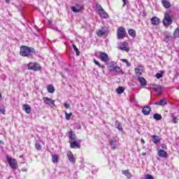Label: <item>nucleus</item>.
<instances>
[{"label":"nucleus","instance_id":"f257e3e1","mask_svg":"<svg viewBox=\"0 0 179 179\" xmlns=\"http://www.w3.org/2000/svg\"><path fill=\"white\" fill-rule=\"evenodd\" d=\"M36 52V50L33 48H30L26 45H22L20 47V55L22 57H30L31 54H34Z\"/></svg>","mask_w":179,"mask_h":179},{"label":"nucleus","instance_id":"f03ea898","mask_svg":"<svg viewBox=\"0 0 179 179\" xmlns=\"http://www.w3.org/2000/svg\"><path fill=\"white\" fill-rule=\"evenodd\" d=\"M162 23L165 27H169L173 23V18L170 13H165Z\"/></svg>","mask_w":179,"mask_h":179},{"label":"nucleus","instance_id":"7ed1b4c3","mask_svg":"<svg viewBox=\"0 0 179 179\" xmlns=\"http://www.w3.org/2000/svg\"><path fill=\"white\" fill-rule=\"evenodd\" d=\"M28 71H34L35 72H38L41 71V66L37 62H29L27 64Z\"/></svg>","mask_w":179,"mask_h":179},{"label":"nucleus","instance_id":"20e7f679","mask_svg":"<svg viewBox=\"0 0 179 179\" xmlns=\"http://www.w3.org/2000/svg\"><path fill=\"white\" fill-rule=\"evenodd\" d=\"M117 37L118 40H122V38H125L127 37V30L123 27H120L117 29Z\"/></svg>","mask_w":179,"mask_h":179},{"label":"nucleus","instance_id":"39448f33","mask_svg":"<svg viewBox=\"0 0 179 179\" xmlns=\"http://www.w3.org/2000/svg\"><path fill=\"white\" fill-rule=\"evenodd\" d=\"M6 159L10 167H11L13 170H16V169H17V161L16 159H13L9 157V155L6 156Z\"/></svg>","mask_w":179,"mask_h":179},{"label":"nucleus","instance_id":"423d86ee","mask_svg":"<svg viewBox=\"0 0 179 179\" xmlns=\"http://www.w3.org/2000/svg\"><path fill=\"white\" fill-rule=\"evenodd\" d=\"M99 59L103 62H105L106 65H108V62H110V58L108 57V55L104 52H99Z\"/></svg>","mask_w":179,"mask_h":179},{"label":"nucleus","instance_id":"0eeeda50","mask_svg":"<svg viewBox=\"0 0 179 179\" xmlns=\"http://www.w3.org/2000/svg\"><path fill=\"white\" fill-rule=\"evenodd\" d=\"M85 8V6L80 4H76V6H71V9L75 13H79V12H82Z\"/></svg>","mask_w":179,"mask_h":179},{"label":"nucleus","instance_id":"6e6552de","mask_svg":"<svg viewBox=\"0 0 179 179\" xmlns=\"http://www.w3.org/2000/svg\"><path fill=\"white\" fill-rule=\"evenodd\" d=\"M43 100L45 104H48V106H55V101L50 98L43 96Z\"/></svg>","mask_w":179,"mask_h":179},{"label":"nucleus","instance_id":"1a4fd4ad","mask_svg":"<svg viewBox=\"0 0 179 179\" xmlns=\"http://www.w3.org/2000/svg\"><path fill=\"white\" fill-rule=\"evenodd\" d=\"M70 148L71 149H80V143L73 140V141L70 143Z\"/></svg>","mask_w":179,"mask_h":179},{"label":"nucleus","instance_id":"9d476101","mask_svg":"<svg viewBox=\"0 0 179 179\" xmlns=\"http://www.w3.org/2000/svg\"><path fill=\"white\" fill-rule=\"evenodd\" d=\"M106 65H108L107 68L110 72H114V69L117 66V63H115V62H110L109 63L108 62V64Z\"/></svg>","mask_w":179,"mask_h":179},{"label":"nucleus","instance_id":"9b49d317","mask_svg":"<svg viewBox=\"0 0 179 179\" xmlns=\"http://www.w3.org/2000/svg\"><path fill=\"white\" fill-rule=\"evenodd\" d=\"M120 50H122L123 51H126V52H129V47H128V42H122L121 45L119 47Z\"/></svg>","mask_w":179,"mask_h":179},{"label":"nucleus","instance_id":"f8f14e48","mask_svg":"<svg viewBox=\"0 0 179 179\" xmlns=\"http://www.w3.org/2000/svg\"><path fill=\"white\" fill-rule=\"evenodd\" d=\"M152 111V108L149 106H144L142 109V113L144 115H149Z\"/></svg>","mask_w":179,"mask_h":179},{"label":"nucleus","instance_id":"ddd939ff","mask_svg":"<svg viewBox=\"0 0 179 179\" xmlns=\"http://www.w3.org/2000/svg\"><path fill=\"white\" fill-rule=\"evenodd\" d=\"M153 89H154L155 92H156V93H157V94H162V93L163 92V87H162V85H155L153 86Z\"/></svg>","mask_w":179,"mask_h":179},{"label":"nucleus","instance_id":"4468645a","mask_svg":"<svg viewBox=\"0 0 179 179\" xmlns=\"http://www.w3.org/2000/svg\"><path fill=\"white\" fill-rule=\"evenodd\" d=\"M106 34L107 31L103 27H102L101 29H98L96 31V35L98 36V37H103V36H106Z\"/></svg>","mask_w":179,"mask_h":179},{"label":"nucleus","instance_id":"2eb2a0df","mask_svg":"<svg viewBox=\"0 0 179 179\" xmlns=\"http://www.w3.org/2000/svg\"><path fill=\"white\" fill-rule=\"evenodd\" d=\"M67 157H68L69 162H71V163H75V162H76V159H75V157L73 156V154L71 151L67 152Z\"/></svg>","mask_w":179,"mask_h":179},{"label":"nucleus","instance_id":"dca6fc26","mask_svg":"<svg viewBox=\"0 0 179 179\" xmlns=\"http://www.w3.org/2000/svg\"><path fill=\"white\" fill-rule=\"evenodd\" d=\"M150 20L152 24H154L155 26H157L160 24V19L157 17H152Z\"/></svg>","mask_w":179,"mask_h":179},{"label":"nucleus","instance_id":"f3484780","mask_svg":"<svg viewBox=\"0 0 179 179\" xmlns=\"http://www.w3.org/2000/svg\"><path fill=\"white\" fill-rule=\"evenodd\" d=\"M158 155L159 157H164L165 159L168 157L169 155L167 152L164 151V150H159L158 151Z\"/></svg>","mask_w":179,"mask_h":179},{"label":"nucleus","instance_id":"a211bd4d","mask_svg":"<svg viewBox=\"0 0 179 179\" xmlns=\"http://www.w3.org/2000/svg\"><path fill=\"white\" fill-rule=\"evenodd\" d=\"M162 3L164 8H166V9L171 8V3H170V1L167 0H162Z\"/></svg>","mask_w":179,"mask_h":179},{"label":"nucleus","instance_id":"6ab92c4d","mask_svg":"<svg viewBox=\"0 0 179 179\" xmlns=\"http://www.w3.org/2000/svg\"><path fill=\"white\" fill-rule=\"evenodd\" d=\"M151 138H152V142H153V143H155V145H157V143H159L161 141V138H160V137H159V136L152 135V136H151Z\"/></svg>","mask_w":179,"mask_h":179},{"label":"nucleus","instance_id":"aec40b11","mask_svg":"<svg viewBox=\"0 0 179 179\" xmlns=\"http://www.w3.org/2000/svg\"><path fill=\"white\" fill-rule=\"evenodd\" d=\"M115 128H117V129H118V131L122 132V131H124V129L122 128V124H121V122H118V121H115Z\"/></svg>","mask_w":179,"mask_h":179},{"label":"nucleus","instance_id":"412c9836","mask_svg":"<svg viewBox=\"0 0 179 179\" xmlns=\"http://www.w3.org/2000/svg\"><path fill=\"white\" fill-rule=\"evenodd\" d=\"M99 13V16L101 17H103V19H108V14L107 13V12H106V10H101Z\"/></svg>","mask_w":179,"mask_h":179},{"label":"nucleus","instance_id":"4be33fe9","mask_svg":"<svg viewBox=\"0 0 179 179\" xmlns=\"http://www.w3.org/2000/svg\"><path fill=\"white\" fill-rule=\"evenodd\" d=\"M69 134V139H71V141H76V134H75L73 133V130H71L68 132Z\"/></svg>","mask_w":179,"mask_h":179},{"label":"nucleus","instance_id":"5701e85b","mask_svg":"<svg viewBox=\"0 0 179 179\" xmlns=\"http://www.w3.org/2000/svg\"><path fill=\"white\" fill-rule=\"evenodd\" d=\"M23 110H24L25 113H27V114H30L31 113V107H30V106L27 105V104H24L23 105Z\"/></svg>","mask_w":179,"mask_h":179},{"label":"nucleus","instance_id":"b1692460","mask_svg":"<svg viewBox=\"0 0 179 179\" xmlns=\"http://www.w3.org/2000/svg\"><path fill=\"white\" fill-rule=\"evenodd\" d=\"M138 80L140 82L141 86H146L148 85V82H146V80L143 77H138Z\"/></svg>","mask_w":179,"mask_h":179},{"label":"nucleus","instance_id":"393cba45","mask_svg":"<svg viewBox=\"0 0 179 179\" xmlns=\"http://www.w3.org/2000/svg\"><path fill=\"white\" fill-rule=\"evenodd\" d=\"M166 104H167V100L164 99L155 103V106H166Z\"/></svg>","mask_w":179,"mask_h":179},{"label":"nucleus","instance_id":"a878e982","mask_svg":"<svg viewBox=\"0 0 179 179\" xmlns=\"http://www.w3.org/2000/svg\"><path fill=\"white\" fill-rule=\"evenodd\" d=\"M113 72H116V73H120L121 75H124L125 73L122 69H121V67L118 66H116V67H115Z\"/></svg>","mask_w":179,"mask_h":179},{"label":"nucleus","instance_id":"bb28decb","mask_svg":"<svg viewBox=\"0 0 179 179\" xmlns=\"http://www.w3.org/2000/svg\"><path fill=\"white\" fill-rule=\"evenodd\" d=\"M128 34L131 36L133 38L136 36V31L134 30L133 29H130L128 30Z\"/></svg>","mask_w":179,"mask_h":179},{"label":"nucleus","instance_id":"cd10ccee","mask_svg":"<svg viewBox=\"0 0 179 179\" xmlns=\"http://www.w3.org/2000/svg\"><path fill=\"white\" fill-rule=\"evenodd\" d=\"M122 174H124V176H126V177L128 179H131L132 178V175L131 174V173H129V171L128 170H124L122 171Z\"/></svg>","mask_w":179,"mask_h":179},{"label":"nucleus","instance_id":"c85d7f7f","mask_svg":"<svg viewBox=\"0 0 179 179\" xmlns=\"http://www.w3.org/2000/svg\"><path fill=\"white\" fill-rule=\"evenodd\" d=\"M47 90L48 93H54L55 92V88L52 86V85H49L47 87Z\"/></svg>","mask_w":179,"mask_h":179},{"label":"nucleus","instance_id":"c756f323","mask_svg":"<svg viewBox=\"0 0 179 179\" xmlns=\"http://www.w3.org/2000/svg\"><path fill=\"white\" fill-rule=\"evenodd\" d=\"M59 159V156L57 155H52V163H57Z\"/></svg>","mask_w":179,"mask_h":179},{"label":"nucleus","instance_id":"7c9ffc66","mask_svg":"<svg viewBox=\"0 0 179 179\" xmlns=\"http://www.w3.org/2000/svg\"><path fill=\"white\" fill-rule=\"evenodd\" d=\"M94 63L95 65H97V66H99V68H101V69H104V68H106V66H104V65H101V64H100V62H99L97 60H96V59H94Z\"/></svg>","mask_w":179,"mask_h":179},{"label":"nucleus","instance_id":"2f4dec72","mask_svg":"<svg viewBox=\"0 0 179 179\" xmlns=\"http://www.w3.org/2000/svg\"><path fill=\"white\" fill-rule=\"evenodd\" d=\"M125 90V88L124 87H119L116 89V92L117 94H122V92Z\"/></svg>","mask_w":179,"mask_h":179},{"label":"nucleus","instance_id":"473e14b6","mask_svg":"<svg viewBox=\"0 0 179 179\" xmlns=\"http://www.w3.org/2000/svg\"><path fill=\"white\" fill-rule=\"evenodd\" d=\"M153 118H154V120H156L157 121H160V120H162V115L155 113L153 115Z\"/></svg>","mask_w":179,"mask_h":179},{"label":"nucleus","instance_id":"72a5a7b5","mask_svg":"<svg viewBox=\"0 0 179 179\" xmlns=\"http://www.w3.org/2000/svg\"><path fill=\"white\" fill-rule=\"evenodd\" d=\"M72 47H73L74 51H76V55H77L78 57H79V55H80V52H79V49L76 47V45H75V43H73V44L72 45Z\"/></svg>","mask_w":179,"mask_h":179},{"label":"nucleus","instance_id":"f704fd0d","mask_svg":"<svg viewBox=\"0 0 179 179\" xmlns=\"http://www.w3.org/2000/svg\"><path fill=\"white\" fill-rule=\"evenodd\" d=\"M134 71H135V73H136V75H137V76H141V75H142V72H141V69L135 68Z\"/></svg>","mask_w":179,"mask_h":179},{"label":"nucleus","instance_id":"c9c22d12","mask_svg":"<svg viewBox=\"0 0 179 179\" xmlns=\"http://www.w3.org/2000/svg\"><path fill=\"white\" fill-rule=\"evenodd\" d=\"M173 36L176 38H178V37H179V28H177L176 29H175V31L173 32Z\"/></svg>","mask_w":179,"mask_h":179},{"label":"nucleus","instance_id":"e433bc0d","mask_svg":"<svg viewBox=\"0 0 179 179\" xmlns=\"http://www.w3.org/2000/svg\"><path fill=\"white\" fill-rule=\"evenodd\" d=\"M120 61H122V62H124V64H127V66H131V63L126 59H121Z\"/></svg>","mask_w":179,"mask_h":179},{"label":"nucleus","instance_id":"4c0bfd02","mask_svg":"<svg viewBox=\"0 0 179 179\" xmlns=\"http://www.w3.org/2000/svg\"><path fill=\"white\" fill-rule=\"evenodd\" d=\"M65 116H66V120H67V121H69V120H71V117H72V113H68L66 112Z\"/></svg>","mask_w":179,"mask_h":179},{"label":"nucleus","instance_id":"58836bf2","mask_svg":"<svg viewBox=\"0 0 179 179\" xmlns=\"http://www.w3.org/2000/svg\"><path fill=\"white\" fill-rule=\"evenodd\" d=\"M96 9L98 10V12H101V10H103V7H101V5H100V3H96Z\"/></svg>","mask_w":179,"mask_h":179},{"label":"nucleus","instance_id":"ea45409f","mask_svg":"<svg viewBox=\"0 0 179 179\" xmlns=\"http://www.w3.org/2000/svg\"><path fill=\"white\" fill-rule=\"evenodd\" d=\"M35 148L36 150H41V144H40V143H36L35 144Z\"/></svg>","mask_w":179,"mask_h":179},{"label":"nucleus","instance_id":"a19ab883","mask_svg":"<svg viewBox=\"0 0 179 179\" xmlns=\"http://www.w3.org/2000/svg\"><path fill=\"white\" fill-rule=\"evenodd\" d=\"M155 78H157V79H160L161 78H163V74L160 73H157L155 75Z\"/></svg>","mask_w":179,"mask_h":179},{"label":"nucleus","instance_id":"79ce46f5","mask_svg":"<svg viewBox=\"0 0 179 179\" xmlns=\"http://www.w3.org/2000/svg\"><path fill=\"white\" fill-rule=\"evenodd\" d=\"M145 179H155V178L153 177V176L148 174L145 177Z\"/></svg>","mask_w":179,"mask_h":179},{"label":"nucleus","instance_id":"37998d69","mask_svg":"<svg viewBox=\"0 0 179 179\" xmlns=\"http://www.w3.org/2000/svg\"><path fill=\"white\" fill-rule=\"evenodd\" d=\"M0 113H1V114H3V115H5L6 111L5 110V108H0Z\"/></svg>","mask_w":179,"mask_h":179},{"label":"nucleus","instance_id":"c03bdc74","mask_svg":"<svg viewBox=\"0 0 179 179\" xmlns=\"http://www.w3.org/2000/svg\"><path fill=\"white\" fill-rule=\"evenodd\" d=\"M173 124H177V122H178V119L176 117H173Z\"/></svg>","mask_w":179,"mask_h":179},{"label":"nucleus","instance_id":"a18cd8bd","mask_svg":"<svg viewBox=\"0 0 179 179\" xmlns=\"http://www.w3.org/2000/svg\"><path fill=\"white\" fill-rule=\"evenodd\" d=\"M122 2H123V6H122V7L123 8H125V6H127V0H122Z\"/></svg>","mask_w":179,"mask_h":179},{"label":"nucleus","instance_id":"49530a36","mask_svg":"<svg viewBox=\"0 0 179 179\" xmlns=\"http://www.w3.org/2000/svg\"><path fill=\"white\" fill-rule=\"evenodd\" d=\"M65 108H69L71 107V105L69 103H64Z\"/></svg>","mask_w":179,"mask_h":179},{"label":"nucleus","instance_id":"de8ad7c7","mask_svg":"<svg viewBox=\"0 0 179 179\" xmlns=\"http://www.w3.org/2000/svg\"><path fill=\"white\" fill-rule=\"evenodd\" d=\"M110 146H113V145H115V143L113 141H110Z\"/></svg>","mask_w":179,"mask_h":179},{"label":"nucleus","instance_id":"09e8293b","mask_svg":"<svg viewBox=\"0 0 179 179\" xmlns=\"http://www.w3.org/2000/svg\"><path fill=\"white\" fill-rule=\"evenodd\" d=\"M112 149H113V150H115V149H117V145H116V144H114V145L112 146Z\"/></svg>","mask_w":179,"mask_h":179},{"label":"nucleus","instance_id":"8fccbe9b","mask_svg":"<svg viewBox=\"0 0 179 179\" xmlns=\"http://www.w3.org/2000/svg\"><path fill=\"white\" fill-rule=\"evenodd\" d=\"M162 148L163 149H167V145H166V144H162Z\"/></svg>","mask_w":179,"mask_h":179},{"label":"nucleus","instance_id":"3c124183","mask_svg":"<svg viewBox=\"0 0 179 179\" xmlns=\"http://www.w3.org/2000/svg\"><path fill=\"white\" fill-rule=\"evenodd\" d=\"M6 3H10V0H5Z\"/></svg>","mask_w":179,"mask_h":179},{"label":"nucleus","instance_id":"603ef678","mask_svg":"<svg viewBox=\"0 0 179 179\" xmlns=\"http://www.w3.org/2000/svg\"><path fill=\"white\" fill-rule=\"evenodd\" d=\"M141 143H143V144L145 143V140L143 138H141Z\"/></svg>","mask_w":179,"mask_h":179},{"label":"nucleus","instance_id":"864d4df0","mask_svg":"<svg viewBox=\"0 0 179 179\" xmlns=\"http://www.w3.org/2000/svg\"><path fill=\"white\" fill-rule=\"evenodd\" d=\"M141 155H142V156H146V152H142V153H141Z\"/></svg>","mask_w":179,"mask_h":179},{"label":"nucleus","instance_id":"5fc2aeb1","mask_svg":"<svg viewBox=\"0 0 179 179\" xmlns=\"http://www.w3.org/2000/svg\"><path fill=\"white\" fill-rule=\"evenodd\" d=\"M0 100H2V94L0 93Z\"/></svg>","mask_w":179,"mask_h":179},{"label":"nucleus","instance_id":"6e6d98bb","mask_svg":"<svg viewBox=\"0 0 179 179\" xmlns=\"http://www.w3.org/2000/svg\"><path fill=\"white\" fill-rule=\"evenodd\" d=\"M0 143H3V141H0Z\"/></svg>","mask_w":179,"mask_h":179},{"label":"nucleus","instance_id":"4d7b16f0","mask_svg":"<svg viewBox=\"0 0 179 179\" xmlns=\"http://www.w3.org/2000/svg\"><path fill=\"white\" fill-rule=\"evenodd\" d=\"M162 73H164V71H162Z\"/></svg>","mask_w":179,"mask_h":179},{"label":"nucleus","instance_id":"13d9d810","mask_svg":"<svg viewBox=\"0 0 179 179\" xmlns=\"http://www.w3.org/2000/svg\"><path fill=\"white\" fill-rule=\"evenodd\" d=\"M50 24H51V22H49Z\"/></svg>","mask_w":179,"mask_h":179}]
</instances>
